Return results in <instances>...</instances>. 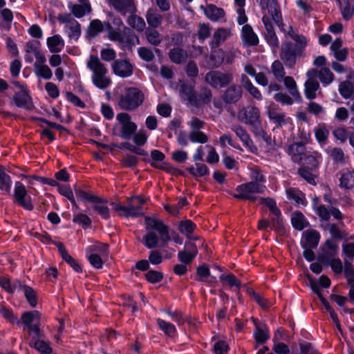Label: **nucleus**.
I'll list each match as a JSON object with an SVG mask.
<instances>
[{"label":"nucleus","instance_id":"13d9d810","mask_svg":"<svg viewBox=\"0 0 354 354\" xmlns=\"http://www.w3.org/2000/svg\"><path fill=\"white\" fill-rule=\"evenodd\" d=\"M313 209L319 218L324 221H328L330 217V209H328L326 206L324 205H318L316 200L313 201Z\"/></svg>","mask_w":354,"mask_h":354},{"label":"nucleus","instance_id":"5701e85b","mask_svg":"<svg viewBox=\"0 0 354 354\" xmlns=\"http://www.w3.org/2000/svg\"><path fill=\"white\" fill-rule=\"evenodd\" d=\"M54 245L57 248L59 254L62 259L67 263L75 272H82V269L80 263L72 257L66 250L63 243L60 242L54 243Z\"/></svg>","mask_w":354,"mask_h":354},{"label":"nucleus","instance_id":"c85d7f7f","mask_svg":"<svg viewBox=\"0 0 354 354\" xmlns=\"http://www.w3.org/2000/svg\"><path fill=\"white\" fill-rule=\"evenodd\" d=\"M283 84L288 91L289 93L292 96L296 102L300 103L302 102V97L297 88V83L294 78L290 76H286L282 80Z\"/></svg>","mask_w":354,"mask_h":354},{"label":"nucleus","instance_id":"338daca9","mask_svg":"<svg viewBox=\"0 0 354 354\" xmlns=\"http://www.w3.org/2000/svg\"><path fill=\"white\" fill-rule=\"evenodd\" d=\"M344 273L346 279L348 284L354 286V268L351 262L344 259Z\"/></svg>","mask_w":354,"mask_h":354},{"label":"nucleus","instance_id":"3c124183","mask_svg":"<svg viewBox=\"0 0 354 354\" xmlns=\"http://www.w3.org/2000/svg\"><path fill=\"white\" fill-rule=\"evenodd\" d=\"M196 225L191 220H185L179 223L178 229L180 232L188 239H191L192 234L194 232Z\"/></svg>","mask_w":354,"mask_h":354},{"label":"nucleus","instance_id":"8fccbe9b","mask_svg":"<svg viewBox=\"0 0 354 354\" xmlns=\"http://www.w3.org/2000/svg\"><path fill=\"white\" fill-rule=\"evenodd\" d=\"M187 171L195 178L203 177L209 174L208 167L203 163H195L194 166L188 167Z\"/></svg>","mask_w":354,"mask_h":354},{"label":"nucleus","instance_id":"ea45409f","mask_svg":"<svg viewBox=\"0 0 354 354\" xmlns=\"http://www.w3.org/2000/svg\"><path fill=\"white\" fill-rule=\"evenodd\" d=\"M305 149V145L302 142H295L288 147V153L294 161H298L303 158Z\"/></svg>","mask_w":354,"mask_h":354},{"label":"nucleus","instance_id":"393cba45","mask_svg":"<svg viewBox=\"0 0 354 354\" xmlns=\"http://www.w3.org/2000/svg\"><path fill=\"white\" fill-rule=\"evenodd\" d=\"M231 129L243 142V146L248 148L250 151H253V149L255 147L247 131L239 124L233 125Z\"/></svg>","mask_w":354,"mask_h":354},{"label":"nucleus","instance_id":"aec40b11","mask_svg":"<svg viewBox=\"0 0 354 354\" xmlns=\"http://www.w3.org/2000/svg\"><path fill=\"white\" fill-rule=\"evenodd\" d=\"M180 95L183 100H187L192 105L197 106L196 93L194 91V82L187 84L180 81Z\"/></svg>","mask_w":354,"mask_h":354},{"label":"nucleus","instance_id":"423d86ee","mask_svg":"<svg viewBox=\"0 0 354 354\" xmlns=\"http://www.w3.org/2000/svg\"><path fill=\"white\" fill-rule=\"evenodd\" d=\"M266 189L265 185L248 182L236 186L233 196L239 200L254 202L257 200V194H263Z\"/></svg>","mask_w":354,"mask_h":354},{"label":"nucleus","instance_id":"de8ad7c7","mask_svg":"<svg viewBox=\"0 0 354 354\" xmlns=\"http://www.w3.org/2000/svg\"><path fill=\"white\" fill-rule=\"evenodd\" d=\"M130 16L127 19V24L138 32H142L146 28V24L144 19L138 15L129 14Z\"/></svg>","mask_w":354,"mask_h":354},{"label":"nucleus","instance_id":"bf43d9fd","mask_svg":"<svg viewBox=\"0 0 354 354\" xmlns=\"http://www.w3.org/2000/svg\"><path fill=\"white\" fill-rule=\"evenodd\" d=\"M314 170H310L307 167L302 166L298 170V174L301 178L304 179L310 185H315V175L313 174Z\"/></svg>","mask_w":354,"mask_h":354},{"label":"nucleus","instance_id":"a18cd8bd","mask_svg":"<svg viewBox=\"0 0 354 354\" xmlns=\"http://www.w3.org/2000/svg\"><path fill=\"white\" fill-rule=\"evenodd\" d=\"M319 88V84L317 81L306 80L304 84V95L306 97L310 100L315 99Z\"/></svg>","mask_w":354,"mask_h":354},{"label":"nucleus","instance_id":"6e6552de","mask_svg":"<svg viewBox=\"0 0 354 354\" xmlns=\"http://www.w3.org/2000/svg\"><path fill=\"white\" fill-rule=\"evenodd\" d=\"M41 314L37 310L25 312L21 315V322L27 327L28 334L33 339L42 337V332L39 328Z\"/></svg>","mask_w":354,"mask_h":354},{"label":"nucleus","instance_id":"0eeeda50","mask_svg":"<svg viewBox=\"0 0 354 354\" xmlns=\"http://www.w3.org/2000/svg\"><path fill=\"white\" fill-rule=\"evenodd\" d=\"M306 45L296 44L291 41H285L281 44L280 58L286 67L292 68L300 57Z\"/></svg>","mask_w":354,"mask_h":354},{"label":"nucleus","instance_id":"f03ea898","mask_svg":"<svg viewBox=\"0 0 354 354\" xmlns=\"http://www.w3.org/2000/svg\"><path fill=\"white\" fill-rule=\"evenodd\" d=\"M260 118V110L254 106H248L238 113V119L241 122L249 125L254 135L266 140L267 133L263 129Z\"/></svg>","mask_w":354,"mask_h":354},{"label":"nucleus","instance_id":"603ef678","mask_svg":"<svg viewBox=\"0 0 354 354\" xmlns=\"http://www.w3.org/2000/svg\"><path fill=\"white\" fill-rule=\"evenodd\" d=\"M271 73L278 82H281L283 78L286 77V71L284 66L281 61L274 60L270 67Z\"/></svg>","mask_w":354,"mask_h":354},{"label":"nucleus","instance_id":"9d476101","mask_svg":"<svg viewBox=\"0 0 354 354\" xmlns=\"http://www.w3.org/2000/svg\"><path fill=\"white\" fill-rule=\"evenodd\" d=\"M14 203L26 210H32L34 205L31 197L28 194L25 185L21 181H16L14 187Z\"/></svg>","mask_w":354,"mask_h":354},{"label":"nucleus","instance_id":"6e6d98bb","mask_svg":"<svg viewBox=\"0 0 354 354\" xmlns=\"http://www.w3.org/2000/svg\"><path fill=\"white\" fill-rule=\"evenodd\" d=\"M75 193L77 200L83 203L89 202L93 204L95 200H98V196L87 192L80 188L75 189Z\"/></svg>","mask_w":354,"mask_h":354},{"label":"nucleus","instance_id":"5fc2aeb1","mask_svg":"<svg viewBox=\"0 0 354 354\" xmlns=\"http://www.w3.org/2000/svg\"><path fill=\"white\" fill-rule=\"evenodd\" d=\"M147 39L149 44L154 46H158L162 41L161 34L153 28H149L145 31Z\"/></svg>","mask_w":354,"mask_h":354},{"label":"nucleus","instance_id":"2f4dec72","mask_svg":"<svg viewBox=\"0 0 354 354\" xmlns=\"http://www.w3.org/2000/svg\"><path fill=\"white\" fill-rule=\"evenodd\" d=\"M145 17L149 27L153 28L160 26L163 20L162 15L155 8H149Z\"/></svg>","mask_w":354,"mask_h":354},{"label":"nucleus","instance_id":"39448f33","mask_svg":"<svg viewBox=\"0 0 354 354\" xmlns=\"http://www.w3.org/2000/svg\"><path fill=\"white\" fill-rule=\"evenodd\" d=\"M145 100L143 92L137 87H129L120 94L118 104L124 111H132L140 106Z\"/></svg>","mask_w":354,"mask_h":354},{"label":"nucleus","instance_id":"72a5a7b5","mask_svg":"<svg viewBox=\"0 0 354 354\" xmlns=\"http://www.w3.org/2000/svg\"><path fill=\"white\" fill-rule=\"evenodd\" d=\"M49 50L53 53H58L64 48L65 42L59 35H55L47 39L46 41Z\"/></svg>","mask_w":354,"mask_h":354},{"label":"nucleus","instance_id":"37998d69","mask_svg":"<svg viewBox=\"0 0 354 354\" xmlns=\"http://www.w3.org/2000/svg\"><path fill=\"white\" fill-rule=\"evenodd\" d=\"M254 338L258 344H264L270 339V332L268 328L266 326L256 325L255 330L253 333Z\"/></svg>","mask_w":354,"mask_h":354},{"label":"nucleus","instance_id":"58836bf2","mask_svg":"<svg viewBox=\"0 0 354 354\" xmlns=\"http://www.w3.org/2000/svg\"><path fill=\"white\" fill-rule=\"evenodd\" d=\"M342 17L348 21L354 15V3L351 0H337Z\"/></svg>","mask_w":354,"mask_h":354},{"label":"nucleus","instance_id":"7ed1b4c3","mask_svg":"<svg viewBox=\"0 0 354 354\" xmlns=\"http://www.w3.org/2000/svg\"><path fill=\"white\" fill-rule=\"evenodd\" d=\"M86 66L92 72V82L97 88L105 89L110 86L111 80L107 75L108 70L98 57L91 55Z\"/></svg>","mask_w":354,"mask_h":354},{"label":"nucleus","instance_id":"a211bd4d","mask_svg":"<svg viewBox=\"0 0 354 354\" xmlns=\"http://www.w3.org/2000/svg\"><path fill=\"white\" fill-rule=\"evenodd\" d=\"M330 51L338 62H344L348 56V50L343 47L341 38H336L330 44Z\"/></svg>","mask_w":354,"mask_h":354},{"label":"nucleus","instance_id":"2eb2a0df","mask_svg":"<svg viewBox=\"0 0 354 354\" xmlns=\"http://www.w3.org/2000/svg\"><path fill=\"white\" fill-rule=\"evenodd\" d=\"M112 69L115 75L120 77H130L133 72V65L124 59H116L112 64Z\"/></svg>","mask_w":354,"mask_h":354},{"label":"nucleus","instance_id":"6ab92c4d","mask_svg":"<svg viewBox=\"0 0 354 354\" xmlns=\"http://www.w3.org/2000/svg\"><path fill=\"white\" fill-rule=\"evenodd\" d=\"M201 8L203 10L205 17L213 22L219 21L225 16V12L222 8L212 3L207 4L205 6H201Z\"/></svg>","mask_w":354,"mask_h":354},{"label":"nucleus","instance_id":"09e8293b","mask_svg":"<svg viewBox=\"0 0 354 354\" xmlns=\"http://www.w3.org/2000/svg\"><path fill=\"white\" fill-rule=\"evenodd\" d=\"M315 136L319 144H325L329 136V129L326 124L322 123L315 128Z\"/></svg>","mask_w":354,"mask_h":354},{"label":"nucleus","instance_id":"e433bc0d","mask_svg":"<svg viewBox=\"0 0 354 354\" xmlns=\"http://www.w3.org/2000/svg\"><path fill=\"white\" fill-rule=\"evenodd\" d=\"M18 290H22L24 292L25 297L30 306L32 308L35 307L37 304V297L35 290L32 288L22 284L21 283H18Z\"/></svg>","mask_w":354,"mask_h":354},{"label":"nucleus","instance_id":"bb28decb","mask_svg":"<svg viewBox=\"0 0 354 354\" xmlns=\"http://www.w3.org/2000/svg\"><path fill=\"white\" fill-rule=\"evenodd\" d=\"M338 251V245L333 241L328 240L324 244L321 257L324 261H327L337 257Z\"/></svg>","mask_w":354,"mask_h":354},{"label":"nucleus","instance_id":"b1692460","mask_svg":"<svg viewBox=\"0 0 354 354\" xmlns=\"http://www.w3.org/2000/svg\"><path fill=\"white\" fill-rule=\"evenodd\" d=\"M13 102L17 107L30 110L32 107L31 97L26 89L17 92L13 96Z\"/></svg>","mask_w":354,"mask_h":354},{"label":"nucleus","instance_id":"412c9836","mask_svg":"<svg viewBox=\"0 0 354 354\" xmlns=\"http://www.w3.org/2000/svg\"><path fill=\"white\" fill-rule=\"evenodd\" d=\"M232 35V32L231 28H218L213 34L212 39L209 44L211 48H218Z\"/></svg>","mask_w":354,"mask_h":354},{"label":"nucleus","instance_id":"79ce46f5","mask_svg":"<svg viewBox=\"0 0 354 354\" xmlns=\"http://www.w3.org/2000/svg\"><path fill=\"white\" fill-rule=\"evenodd\" d=\"M288 200L295 202L297 205H305L306 198L304 194L298 189L290 187L286 191Z\"/></svg>","mask_w":354,"mask_h":354},{"label":"nucleus","instance_id":"a878e982","mask_svg":"<svg viewBox=\"0 0 354 354\" xmlns=\"http://www.w3.org/2000/svg\"><path fill=\"white\" fill-rule=\"evenodd\" d=\"M320 234L316 230H307L303 234L301 241L303 248H315L319 241Z\"/></svg>","mask_w":354,"mask_h":354},{"label":"nucleus","instance_id":"dca6fc26","mask_svg":"<svg viewBox=\"0 0 354 354\" xmlns=\"http://www.w3.org/2000/svg\"><path fill=\"white\" fill-rule=\"evenodd\" d=\"M241 37L244 46H256L259 44V40L257 35L253 30L250 25L245 24L241 29Z\"/></svg>","mask_w":354,"mask_h":354},{"label":"nucleus","instance_id":"a19ab883","mask_svg":"<svg viewBox=\"0 0 354 354\" xmlns=\"http://www.w3.org/2000/svg\"><path fill=\"white\" fill-rule=\"evenodd\" d=\"M29 345L41 353L50 354L53 351L49 343L44 340L39 339V338L33 339V337H31Z\"/></svg>","mask_w":354,"mask_h":354},{"label":"nucleus","instance_id":"f704fd0d","mask_svg":"<svg viewBox=\"0 0 354 354\" xmlns=\"http://www.w3.org/2000/svg\"><path fill=\"white\" fill-rule=\"evenodd\" d=\"M156 321L159 329L162 330L166 336L171 339L177 336V330L172 323L166 322L161 318H157Z\"/></svg>","mask_w":354,"mask_h":354},{"label":"nucleus","instance_id":"ddd939ff","mask_svg":"<svg viewBox=\"0 0 354 354\" xmlns=\"http://www.w3.org/2000/svg\"><path fill=\"white\" fill-rule=\"evenodd\" d=\"M116 118L122 124V137L126 140L130 139L135 133L137 125L131 121V116L127 113H118Z\"/></svg>","mask_w":354,"mask_h":354},{"label":"nucleus","instance_id":"4be33fe9","mask_svg":"<svg viewBox=\"0 0 354 354\" xmlns=\"http://www.w3.org/2000/svg\"><path fill=\"white\" fill-rule=\"evenodd\" d=\"M243 95L242 88L239 85L232 84L224 92L223 99L227 104L237 102Z\"/></svg>","mask_w":354,"mask_h":354},{"label":"nucleus","instance_id":"0e129e2a","mask_svg":"<svg viewBox=\"0 0 354 354\" xmlns=\"http://www.w3.org/2000/svg\"><path fill=\"white\" fill-rule=\"evenodd\" d=\"M286 35L290 39L295 41V44L300 45H306V37L298 32V31L294 29L292 27H289L288 30L286 32Z\"/></svg>","mask_w":354,"mask_h":354},{"label":"nucleus","instance_id":"f3484780","mask_svg":"<svg viewBox=\"0 0 354 354\" xmlns=\"http://www.w3.org/2000/svg\"><path fill=\"white\" fill-rule=\"evenodd\" d=\"M197 254L198 249L196 244L191 242L186 243L185 244V249L178 252V259L181 263L187 265L191 263Z\"/></svg>","mask_w":354,"mask_h":354},{"label":"nucleus","instance_id":"c03bdc74","mask_svg":"<svg viewBox=\"0 0 354 354\" xmlns=\"http://www.w3.org/2000/svg\"><path fill=\"white\" fill-rule=\"evenodd\" d=\"M169 57L171 62L179 64L186 61L187 58V53L185 50L176 47L170 50Z\"/></svg>","mask_w":354,"mask_h":354},{"label":"nucleus","instance_id":"052dcab7","mask_svg":"<svg viewBox=\"0 0 354 354\" xmlns=\"http://www.w3.org/2000/svg\"><path fill=\"white\" fill-rule=\"evenodd\" d=\"M58 192L61 195L65 196L67 199L70 201V202L73 205V208H75V209H79V207L76 203L73 191L69 187L66 185H59L58 187Z\"/></svg>","mask_w":354,"mask_h":354},{"label":"nucleus","instance_id":"9b49d317","mask_svg":"<svg viewBox=\"0 0 354 354\" xmlns=\"http://www.w3.org/2000/svg\"><path fill=\"white\" fill-rule=\"evenodd\" d=\"M232 73H222L219 71H211L205 77V82L214 88H223L233 81Z\"/></svg>","mask_w":354,"mask_h":354},{"label":"nucleus","instance_id":"1a4fd4ad","mask_svg":"<svg viewBox=\"0 0 354 354\" xmlns=\"http://www.w3.org/2000/svg\"><path fill=\"white\" fill-rule=\"evenodd\" d=\"M60 24H64V31L71 40L77 41L81 36V25L70 13H62L57 17Z\"/></svg>","mask_w":354,"mask_h":354},{"label":"nucleus","instance_id":"cd10ccee","mask_svg":"<svg viewBox=\"0 0 354 354\" xmlns=\"http://www.w3.org/2000/svg\"><path fill=\"white\" fill-rule=\"evenodd\" d=\"M107 200L98 196V200H95L93 203V209L104 220L110 218V209L107 205Z\"/></svg>","mask_w":354,"mask_h":354},{"label":"nucleus","instance_id":"4468645a","mask_svg":"<svg viewBox=\"0 0 354 354\" xmlns=\"http://www.w3.org/2000/svg\"><path fill=\"white\" fill-rule=\"evenodd\" d=\"M109 6L122 15L133 14L136 12L134 0H107Z\"/></svg>","mask_w":354,"mask_h":354},{"label":"nucleus","instance_id":"4d7b16f0","mask_svg":"<svg viewBox=\"0 0 354 354\" xmlns=\"http://www.w3.org/2000/svg\"><path fill=\"white\" fill-rule=\"evenodd\" d=\"M339 181L342 187L347 189L354 188V170L343 174Z\"/></svg>","mask_w":354,"mask_h":354},{"label":"nucleus","instance_id":"680f3d73","mask_svg":"<svg viewBox=\"0 0 354 354\" xmlns=\"http://www.w3.org/2000/svg\"><path fill=\"white\" fill-rule=\"evenodd\" d=\"M264 38L273 53H276L279 47V41L276 32L265 33Z\"/></svg>","mask_w":354,"mask_h":354},{"label":"nucleus","instance_id":"774afa93","mask_svg":"<svg viewBox=\"0 0 354 354\" xmlns=\"http://www.w3.org/2000/svg\"><path fill=\"white\" fill-rule=\"evenodd\" d=\"M34 72L37 77L44 80H50L53 76V72L48 65L37 66L34 68Z\"/></svg>","mask_w":354,"mask_h":354},{"label":"nucleus","instance_id":"49530a36","mask_svg":"<svg viewBox=\"0 0 354 354\" xmlns=\"http://www.w3.org/2000/svg\"><path fill=\"white\" fill-rule=\"evenodd\" d=\"M104 27L100 19H93L91 21L86 30V37L88 38H94L103 31Z\"/></svg>","mask_w":354,"mask_h":354},{"label":"nucleus","instance_id":"c9c22d12","mask_svg":"<svg viewBox=\"0 0 354 354\" xmlns=\"http://www.w3.org/2000/svg\"><path fill=\"white\" fill-rule=\"evenodd\" d=\"M322 160V154L318 151H313L305 158L306 165H304V167H307L310 170L315 171L319 167Z\"/></svg>","mask_w":354,"mask_h":354},{"label":"nucleus","instance_id":"7c9ffc66","mask_svg":"<svg viewBox=\"0 0 354 354\" xmlns=\"http://www.w3.org/2000/svg\"><path fill=\"white\" fill-rule=\"evenodd\" d=\"M73 15L77 18H82L86 14H88L91 12V6L90 3L87 0L82 1L81 4H74L68 6Z\"/></svg>","mask_w":354,"mask_h":354},{"label":"nucleus","instance_id":"4c0bfd02","mask_svg":"<svg viewBox=\"0 0 354 354\" xmlns=\"http://www.w3.org/2000/svg\"><path fill=\"white\" fill-rule=\"evenodd\" d=\"M291 223L295 229L299 231L304 230L309 225V223L305 216L299 211L294 212L292 214Z\"/></svg>","mask_w":354,"mask_h":354},{"label":"nucleus","instance_id":"f8f14e48","mask_svg":"<svg viewBox=\"0 0 354 354\" xmlns=\"http://www.w3.org/2000/svg\"><path fill=\"white\" fill-rule=\"evenodd\" d=\"M259 6L261 10H268L272 19L280 26L282 23V15L277 0H259Z\"/></svg>","mask_w":354,"mask_h":354},{"label":"nucleus","instance_id":"c756f323","mask_svg":"<svg viewBox=\"0 0 354 354\" xmlns=\"http://www.w3.org/2000/svg\"><path fill=\"white\" fill-rule=\"evenodd\" d=\"M268 114L270 120H272L277 127H280L286 124L290 120V118L286 117L284 112L275 107H271L268 110Z\"/></svg>","mask_w":354,"mask_h":354},{"label":"nucleus","instance_id":"864d4df0","mask_svg":"<svg viewBox=\"0 0 354 354\" xmlns=\"http://www.w3.org/2000/svg\"><path fill=\"white\" fill-rule=\"evenodd\" d=\"M220 280L223 283L227 285L230 288H235V290H239L242 286L240 280L232 274H221Z\"/></svg>","mask_w":354,"mask_h":354},{"label":"nucleus","instance_id":"20e7f679","mask_svg":"<svg viewBox=\"0 0 354 354\" xmlns=\"http://www.w3.org/2000/svg\"><path fill=\"white\" fill-rule=\"evenodd\" d=\"M146 199L135 196L129 198L126 205H121L116 202H113L111 205L120 216L137 218L145 214L143 205L146 203Z\"/></svg>","mask_w":354,"mask_h":354},{"label":"nucleus","instance_id":"e2e57ef3","mask_svg":"<svg viewBox=\"0 0 354 354\" xmlns=\"http://www.w3.org/2000/svg\"><path fill=\"white\" fill-rule=\"evenodd\" d=\"M318 77L324 85H328L334 79L333 73L328 68H322L318 72Z\"/></svg>","mask_w":354,"mask_h":354},{"label":"nucleus","instance_id":"473e14b6","mask_svg":"<svg viewBox=\"0 0 354 354\" xmlns=\"http://www.w3.org/2000/svg\"><path fill=\"white\" fill-rule=\"evenodd\" d=\"M12 180L11 177L5 171V169L0 166V191L4 195L10 194Z\"/></svg>","mask_w":354,"mask_h":354},{"label":"nucleus","instance_id":"69168bd1","mask_svg":"<svg viewBox=\"0 0 354 354\" xmlns=\"http://www.w3.org/2000/svg\"><path fill=\"white\" fill-rule=\"evenodd\" d=\"M18 283L19 281H16L13 284H11L8 278L5 277H0V286L9 293H13L16 290H18Z\"/></svg>","mask_w":354,"mask_h":354},{"label":"nucleus","instance_id":"f257e3e1","mask_svg":"<svg viewBox=\"0 0 354 354\" xmlns=\"http://www.w3.org/2000/svg\"><path fill=\"white\" fill-rule=\"evenodd\" d=\"M146 229L151 231L142 237V243L148 249H153L158 245L165 247L171 241L170 228L164 222L157 218L146 216L145 218Z\"/></svg>","mask_w":354,"mask_h":354}]
</instances>
